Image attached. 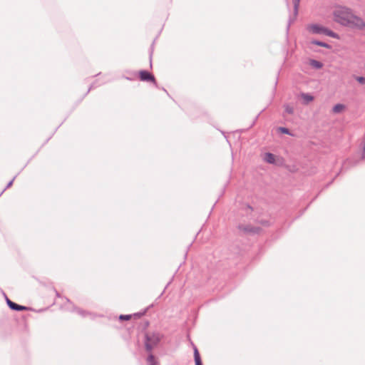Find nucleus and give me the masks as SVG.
<instances>
[{
    "label": "nucleus",
    "mask_w": 365,
    "mask_h": 365,
    "mask_svg": "<svg viewBox=\"0 0 365 365\" xmlns=\"http://www.w3.org/2000/svg\"><path fill=\"white\" fill-rule=\"evenodd\" d=\"M302 98L304 100H305L307 102H311L313 101V97L308 94H303Z\"/></svg>",
    "instance_id": "obj_12"
},
{
    "label": "nucleus",
    "mask_w": 365,
    "mask_h": 365,
    "mask_svg": "<svg viewBox=\"0 0 365 365\" xmlns=\"http://www.w3.org/2000/svg\"><path fill=\"white\" fill-rule=\"evenodd\" d=\"M196 365H202V363L196 364Z\"/></svg>",
    "instance_id": "obj_17"
},
{
    "label": "nucleus",
    "mask_w": 365,
    "mask_h": 365,
    "mask_svg": "<svg viewBox=\"0 0 365 365\" xmlns=\"http://www.w3.org/2000/svg\"><path fill=\"white\" fill-rule=\"evenodd\" d=\"M264 160L267 163H275V155L272 153H265L264 156Z\"/></svg>",
    "instance_id": "obj_8"
},
{
    "label": "nucleus",
    "mask_w": 365,
    "mask_h": 365,
    "mask_svg": "<svg viewBox=\"0 0 365 365\" xmlns=\"http://www.w3.org/2000/svg\"><path fill=\"white\" fill-rule=\"evenodd\" d=\"M307 30L310 33H312V34H322L327 35L328 36H331V37H333L335 38H339V36L336 33H334V32H333V31H331L319 24L309 25L307 26Z\"/></svg>",
    "instance_id": "obj_2"
},
{
    "label": "nucleus",
    "mask_w": 365,
    "mask_h": 365,
    "mask_svg": "<svg viewBox=\"0 0 365 365\" xmlns=\"http://www.w3.org/2000/svg\"><path fill=\"white\" fill-rule=\"evenodd\" d=\"M297 1V3L299 2V0H296Z\"/></svg>",
    "instance_id": "obj_18"
},
{
    "label": "nucleus",
    "mask_w": 365,
    "mask_h": 365,
    "mask_svg": "<svg viewBox=\"0 0 365 365\" xmlns=\"http://www.w3.org/2000/svg\"><path fill=\"white\" fill-rule=\"evenodd\" d=\"M356 81L361 84L365 83V78L364 77L359 76L356 78Z\"/></svg>",
    "instance_id": "obj_15"
},
{
    "label": "nucleus",
    "mask_w": 365,
    "mask_h": 365,
    "mask_svg": "<svg viewBox=\"0 0 365 365\" xmlns=\"http://www.w3.org/2000/svg\"><path fill=\"white\" fill-rule=\"evenodd\" d=\"M143 314L139 313H135L134 314H128V315H120V320H130L131 319H139Z\"/></svg>",
    "instance_id": "obj_6"
},
{
    "label": "nucleus",
    "mask_w": 365,
    "mask_h": 365,
    "mask_svg": "<svg viewBox=\"0 0 365 365\" xmlns=\"http://www.w3.org/2000/svg\"><path fill=\"white\" fill-rule=\"evenodd\" d=\"M334 19L336 22L346 26L359 29L365 27L364 21L346 7L336 8L334 11Z\"/></svg>",
    "instance_id": "obj_1"
},
{
    "label": "nucleus",
    "mask_w": 365,
    "mask_h": 365,
    "mask_svg": "<svg viewBox=\"0 0 365 365\" xmlns=\"http://www.w3.org/2000/svg\"><path fill=\"white\" fill-rule=\"evenodd\" d=\"M139 78L142 81L153 82L155 83L154 76L146 71H140L139 72Z\"/></svg>",
    "instance_id": "obj_4"
},
{
    "label": "nucleus",
    "mask_w": 365,
    "mask_h": 365,
    "mask_svg": "<svg viewBox=\"0 0 365 365\" xmlns=\"http://www.w3.org/2000/svg\"><path fill=\"white\" fill-rule=\"evenodd\" d=\"M346 109V106L344 104H341V103H338V104H336L333 108H332V112L334 113H343Z\"/></svg>",
    "instance_id": "obj_7"
},
{
    "label": "nucleus",
    "mask_w": 365,
    "mask_h": 365,
    "mask_svg": "<svg viewBox=\"0 0 365 365\" xmlns=\"http://www.w3.org/2000/svg\"><path fill=\"white\" fill-rule=\"evenodd\" d=\"M161 336L157 332H148L145 334V348L148 351L153 349L160 341Z\"/></svg>",
    "instance_id": "obj_3"
},
{
    "label": "nucleus",
    "mask_w": 365,
    "mask_h": 365,
    "mask_svg": "<svg viewBox=\"0 0 365 365\" xmlns=\"http://www.w3.org/2000/svg\"><path fill=\"white\" fill-rule=\"evenodd\" d=\"M6 302H7V304L11 309L16 310V311H23V310L29 309L28 307L21 306V305H19V304L13 302L12 301H11L9 299H7Z\"/></svg>",
    "instance_id": "obj_5"
},
{
    "label": "nucleus",
    "mask_w": 365,
    "mask_h": 365,
    "mask_svg": "<svg viewBox=\"0 0 365 365\" xmlns=\"http://www.w3.org/2000/svg\"><path fill=\"white\" fill-rule=\"evenodd\" d=\"M148 362L149 365H158V362L155 361L154 356L152 354L148 356Z\"/></svg>",
    "instance_id": "obj_10"
},
{
    "label": "nucleus",
    "mask_w": 365,
    "mask_h": 365,
    "mask_svg": "<svg viewBox=\"0 0 365 365\" xmlns=\"http://www.w3.org/2000/svg\"><path fill=\"white\" fill-rule=\"evenodd\" d=\"M194 357H195V364H196L202 363L201 359H200V354H199L198 350H197V349L196 347H195V349H194Z\"/></svg>",
    "instance_id": "obj_9"
},
{
    "label": "nucleus",
    "mask_w": 365,
    "mask_h": 365,
    "mask_svg": "<svg viewBox=\"0 0 365 365\" xmlns=\"http://www.w3.org/2000/svg\"><path fill=\"white\" fill-rule=\"evenodd\" d=\"M312 43L314 44L321 46L325 47V48H329V45L325 43H322V42H319V41H312Z\"/></svg>",
    "instance_id": "obj_13"
},
{
    "label": "nucleus",
    "mask_w": 365,
    "mask_h": 365,
    "mask_svg": "<svg viewBox=\"0 0 365 365\" xmlns=\"http://www.w3.org/2000/svg\"><path fill=\"white\" fill-rule=\"evenodd\" d=\"M286 110H287V113H292V112H293L292 108H289V107H287V108H286Z\"/></svg>",
    "instance_id": "obj_16"
},
{
    "label": "nucleus",
    "mask_w": 365,
    "mask_h": 365,
    "mask_svg": "<svg viewBox=\"0 0 365 365\" xmlns=\"http://www.w3.org/2000/svg\"><path fill=\"white\" fill-rule=\"evenodd\" d=\"M310 64L314 66V68H321L322 67V63H320L319 61H317L316 60H312L310 61Z\"/></svg>",
    "instance_id": "obj_11"
},
{
    "label": "nucleus",
    "mask_w": 365,
    "mask_h": 365,
    "mask_svg": "<svg viewBox=\"0 0 365 365\" xmlns=\"http://www.w3.org/2000/svg\"><path fill=\"white\" fill-rule=\"evenodd\" d=\"M278 130L282 133H284V134H289V130L287 128H284V127H279L278 128Z\"/></svg>",
    "instance_id": "obj_14"
}]
</instances>
